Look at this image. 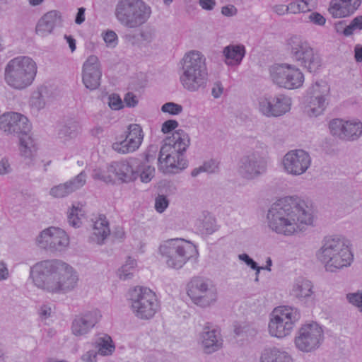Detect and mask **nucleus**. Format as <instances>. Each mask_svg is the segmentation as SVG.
<instances>
[{"mask_svg": "<svg viewBox=\"0 0 362 362\" xmlns=\"http://www.w3.org/2000/svg\"><path fill=\"white\" fill-rule=\"evenodd\" d=\"M318 260L326 271L336 272L351 264L353 255L349 247V241L339 235L327 236L317 252Z\"/></svg>", "mask_w": 362, "mask_h": 362, "instance_id": "nucleus-5", "label": "nucleus"}, {"mask_svg": "<svg viewBox=\"0 0 362 362\" xmlns=\"http://www.w3.org/2000/svg\"><path fill=\"white\" fill-rule=\"evenodd\" d=\"M346 299L353 305L362 307V292L349 293L346 294Z\"/></svg>", "mask_w": 362, "mask_h": 362, "instance_id": "nucleus-50", "label": "nucleus"}, {"mask_svg": "<svg viewBox=\"0 0 362 362\" xmlns=\"http://www.w3.org/2000/svg\"><path fill=\"white\" fill-rule=\"evenodd\" d=\"M79 216H82L81 209L73 206L72 209L68 212V222L70 226L74 228H78L81 226Z\"/></svg>", "mask_w": 362, "mask_h": 362, "instance_id": "nucleus-45", "label": "nucleus"}, {"mask_svg": "<svg viewBox=\"0 0 362 362\" xmlns=\"http://www.w3.org/2000/svg\"><path fill=\"white\" fill-rule=\"evenodd\" d=\"M199 343L205 354H212L222 347L221 334L209 323H206L199 335Z\"/></svg>", "mask_w": 362, "mask_h": 362, "instance_id": "nucleus-24", "label": "nucleus"}, {"mask_svg": "<svg viewBox=\"0 0 362 362\" xmlns=\"http://www.w3.org/2000/svg\"><path fill=\"white\" fill-rule=\"evenodd\" d=\"M223 53L227 64L238 65L245 54V48L242 45H230L223 49Z\"/></svg>", "mask_w": 362, "mask_h": 362, "instance_id": "nucleus-32", "label": "nucleus"}, {"mask_svg": "<svg viewBox=\"0 0 362 362\" xmlns=\"http://www.w3.org/2000/svg\"><path fill=\"white\" fill-rule=\"evenodd\" d=\"M0 129L6 134L20 136L30 133L31 124L23 115L16 112H6L0 115Z\"/></svg>", "mask_w": 362, "mask_h": 362, "instance_id": "nucleus-20", "label": "nucleus"}, {"mask_svg": "<svg viewBox=\"0 0 362 362\" xmlns=\"http://www.w3.org/2000/svg\"><path fill=\"white\" fill-rule=\"evenodd\" d=\"M269 71L274 83L284 88H298L304 82V75L300 70L289 64H276Z\"/></svg>", "mask_w": 362, "mask_h": 362, "instance_id": "nucleus-14", "label": "nucleus"}, {"mask_svg": "<svg viewBox=\"0 0 362 362\" xmlns=\"http://www.w3.org/2000/svg\"><path fill=\"white\" fill-rule=\"evenodd\" d=\"M274 12L278 15H284L286 13H289L288 4V5H276L272 8Z\"/></svg>", "mask_w": 362, "mask_h": 362, "instance_id": "nucleus-64", "label": "nucleus"}, {"mask_svg": "<svg viewBox=\"0 0 362 362\" xmlns=\"http://www.w3.org/2000/svg\"><path fill=\"white\" fill-rule=\"evenodd\" d=\"M197 226L202 234L210 235L217 230L216 220L211 216H204L203 218L198 219Z\"/></svg>", "mask_w": 362, "mask_h": 362, "instance_id": "nucleus-39", "label": "nucleus"}, {"mask_svg": "<svg viewBox=\"0 0 362 362\" xmlns=\"http://www.w3.org/2000/svg\"><path fill=\"white\" fill-rule=\"evenodd\" d=\"M124 102L126 105L129 107H135L138 103L136 95L131 92H129L125 95Z\"/></svg>", "mask_w": 362, "mask_h": 362, "instance_id": "nucleus-56", "label": "nucleus"}, {"mask_svg": "<svg viewBox=\"0 0 362 362\" xmlns=\"http://www.w3.org/2000/svg\"><path fill=\"white\" fill-rule=\"evenodd\" d=\"M100 317V312L97 310L88 311L76 315L73 320L71 325L73 334L77 337L86 334L98 322Z\"/></svg>", "mask_w": 362, "mask_h": 362, "instance_id": "nucleus-25", "label": "nucleus"}, {"mask_svg": "<svg viewBox=\"0 0 362 362\" xmlns=\"http://www.w3.org/2000/svg\"><path fill=\"white\" fill-rule=\"evenodd\" d=\"M110 233V230L105 216H100L99 218L93 224V232L90 237L92 241L101 245Z\"/></svg>", "mask_w": 362, "mask_h": 362, "instance_id": "nucleus-31", "label": "nucleus"}, {"mask_svg": "<svg viewBox=\"0 0 362 362\" xmlns=\"http://www.w3.org/2000/svg\"><path fill=\"white\" fill-rule=\"evenodd\" d=\"M344 21H339L336 24V30L338 33H342L345 36L351 35L356 30H362V16L355 17L349 25L344 27Z\"/></svg>", "mask_w": 362, "mask_h": 362, "instance_id": "nucleus-37", "label": "nucleus"}, {"mask_svg": "<svg viewBox=\"0 0 362 362\" xmlns=\"http://www.w3.org/2000/svg\"><path fill=\"white\" fill-rule=\"evenodd\" d=\"M324 339L322 327L316 322L303 325L298 331L294 343L300 351L309 353L317 349Z\"/></svg>", "mask_w": 362, "mask_h": 362, "instance_id": "nucleus-16", "label": "nucleus"}, {"mask_svg": "<svg viewBox=\"0 0 362 362\" xmlns=\"http://www.w3.org/2000/svg\"><path fill=\"white\" fill-rule=\"evenodd\" d=\"M221 13L225 16H233L237 13V8L233 5H227L221 8Z\"/></svg>", "mask_w": 362, "mask_h": 362, "instance_id": "nucleus-61", "label": "nucleus"}, {"mask_svg": "<svg viewBox=\"0 0 362 362\" xmlns=\"http://www.w3.org/2000/svg\"><path fill=\"white\" fill-rule=\"evenodd\" d=\"M11 171L8 159L4 158L0 160V175L9 173Z\"/></svg>", "mask_w": 362, "mask_h": 362, "instance_id": "nucleus-59", "label": "nucleus"}, {"mask_svg": "<svg viewBox=\"0 0 362 362\" xmlns=\"http://www.w3.org/2000/svg\"><path fill=\"white\" fill-rule=\"evenodd\" d=\"M37 245L50 252H61L69 244V238L66 232L55 227L43 230L36 238Z\"/></svg>", "mask_w": 362, "mask_h": 362, "instance_id": "nucleus-18", "label": "nucleus"}, {"mask_svg": "<svg viewBox=\"0 0 362 362\" xmlns=\"http://www.w3.org/2000/svg\"><path fill=\"white\" fill-rule=\"evenodd\" d=\"M61 13L56 10L50 11L46 13L38 21L35 32L38 35L42 37L47 36L53 31L55 26L61 23Z\"/></svg>", "mask_w": 362, "mask_h": 362, "instance_id": "nucleus-29", "label": "nucleus"}, {"mask_svg": "<svg viewBox=\"0 0 362 362\" xmlns=\"http://www.w3.org/2000/svg\"><path fill=\"white\" fill-rule=\"evenodd\" d=\"M112 172H108V165L105 169H95L92 173L94 180H99L106 183L113 182Z\"/></svg>", "mask_w": 362, "mask_h": 362, "instance_id": "nucleus-44", "label": "nucleus"}, {"mask_svg": "<svg viewBox=\"0 0 362 362\" xmlns=\"http://www.w3.org/2000/svg\"><path fill=\"white\" fill-rule=\"evenodd\" d=\"M102 71L98 58L95 55L88 57L83 65L82 81L88 89L93 90L100 84Z\"/></svg>", "mask_w": 362, "mask_h": 362, "instance_id": "nucleus-23", "label": "nucleus"}, {"mask_svg": "<svg viewBox=\"0 0 362 362\" xmlns=\"http://www.w3.org/2000/svg\"><path fill=\"white\" fill-rule=\"evenodd\" d=\"M234 332L237 337H253L257 330L250 324L243 322L234 325Z\"/></svg>", "mask_w": 362, "mask_h": 362, "instance_id": "nucleus-43", "label": "nucleus"}, {"mask_svg": "<svg viewBox=\"0 0 362 362\" xmlns=\"http://www.w3.org/2000/svg\"><path fill=\"white\" fill-rule=\"evenodd\" d=\"M189 144V136L184 130L175 131L159 151L158 168L166 174H175L186 168L187 160L184 153Z\"/></svg>", "mask_w": 362, "mask_h": 362, "instance_id": "nucleus-3", "label": "nucleus"}, {"mask_svg": "<svg viewBox=\"0 0 362 362\" xmlns=\"http://www.w3.org/2000/svg\"><path fill=\"white\" fill-rule=\"evenodd\" d=\"M346 121L342 119H334L330 121L329 127L332 135L341 139L344 138Z\"/></svg>", "mask_w": 362, "mask_h": 362, "instance_id": "nucleus-42", "label": "nucleus"}, {"mask_svg": "<svg viewBox=\"0 0 362 362\" xmlns=\"http://www.w3.org/2000/svg\"><path fill=\"white\" fill-rule=\"evenodd\" d=\"M37 74V65L27 56H19L11 59L4 70L6 84L16 90H23L30 86Z\"/></svg>", "mask_w": 362, "mask_h": 362, "instance_id": "nucleus-7", "label": "nucleus"}, {"mask_svg": "<svg viewBox=\"0 0 362 362\" xmlns=\"http://www.w3.org/2000/svg\"><path fill=\"white\" fill-rule=\"evenodd\" d=\"M291 99L284 95H266L259 98V110L267 117L284 115L291 110Z\"/></svg>", "mask_w": 362, "mask_h": 362, "instance_id": "nucleus-17", "label": "nucleus"}, {"mask_svg": "<svg viewBox=\"0 0 362 362\" xmlns=\"http://www.w3.org/2000/svg\"><path fill=\"white\" fill-rule=\"evenodd\" d=\"M135 265V260L129 257L126 263L118 270V276L119 279L122 280L131 279L133 275V271Z\"/></svg>", "mask_w": 362, "mask_h": 362, "instance_id": "nucleus-41", "label": "nucleus"}, {"mask_svg": "<svg viewBox=\"0 0 362 362\" xmlns=\"http://www.w3.org/2000/svg\"><path fill=\"white\" fill-rule=\"evenodd\" d=\"M97 352L94 350L88 351L84 354L81 358L86 362H96Z\"/></svg>", "mask_w": 362, "mask_h": 362, "instance_id": "nucleus-62", "label": "nucleus"}, {"mask_svg": "<svg viewBox=\"0 0 362 362\" xmlns=\"http://www.w3.org/2000/svg\"><path fill=\"white\" fill-rule=\"evenodd\" d=\"M291 295L301 303L311 302L315 298L313 284L308 279L298 278L293 284Z\"/></svg>", "mask_w": 362, "mask_h": 362, "instance_id": "nucleus-27", "label": "nucleus"}, {"mask_svg": "<svg viewBox=\"0 0 362 362\" xmlns=\"http://www.w3.org/2000/svg\"><path fill=\"white\" fill-rule=\"evenodd\" d=\"M169 205V200L165 195H158L155 200V209L157 212L163 213Z\"/></svg>", "mask_w": 362, "mask_h": 362, "instance_id": "nucleus-49", "label": "nucleus"}, {"mask_svg": "<svg viewBox=\"0 0 362 362\" xmlns=\"http://www.w3.org/2000/svg\"><path fill=\"white\" fill-rule=\"evenodd\" d=\"M151 6L144 0H118L115 8L117 21L129 29H136L151 17Z\"/></svg>", "mask_w": 362, "mask_h": 362, "instance_id": "nucleus-6", "label": "nucleus"}, {"mask_svg": "<svg viewBox=\"0 0 362 362\" xmlns=\"http://www.w3.org/2000/svg\"><path fill=\"white\" fill-rule=\"evenodd\" d=\"M141 39L147 42H152L156 38V30L154 28H146L140 33Z\"/></svg>", "mask_w": 362, "mask_h": 362, "instance_id": "nucleus-51", "label": "nucleus"}, {"mask_svg": "<svg viewBox=\"0 0 362 362\" xmlns=\"http://www.w3.org/2000/svg\"><path fill=\"white\" fill-rule=\"evenodd\" d=\"M261 362H293V359L286 351L273 347L262 351Z\"/></svg>", "mask_w": 362, "mask_h": 362, "instance_id": "nucleus-33", "label": "nucleus"}, {"mask_svg": "<svg viewBox=\"0 0 362 362\" xmlns=\"http://www.w3.org/2000/svg\"><path fill=\"white\" fill-rule=\"evenodd\" d=\"M108 172H112L122 182H130L140 177L142 182H149L154 176L155 168L142 163L138 158L115 161L108 165Z\"/></svg>", "mask_w": 362, "mask_h": 362, "instance_id": "nucleus-9", "label": "nucleus"}, {"mask_svg": "<svg viewBox=\"0 0 362 362\" xmlns=\"http://www.w3.org/2000/svg\"><path fill=\"white\" fill-rule=\"evenodd\" d=\"M18 136L21 155L31 158L37 151L34 139L29 133L21 134Z\"/></svg>", "mask_w": 362, "mask_h": 362, "instance_id": "nucleus-34", "label": "nucleus"}, {"mask_svg": "<svg viewBox=\"0 0 362 362\" xmlns=\"http://www.w3.org/2000/svg\"><path fill=\"white\" fill-rule=\"evenodd\" d=\"M362 135V122L358 119L346 121L343 139L355 141Z\"/></svg>", "mask_w": 362, "mask_h": 362, "instance_id": "nucleus-35", "label": "nucleus"}, {"mask_svg": "<svg viewBox=\"0 0 362 362\" xmlns=\"http://www.w3.org/2000/svg\"><path fill=\"white\" fill-rule=\"evenodd\" d=\"M98 353L103 356L111 354L115 350V346L109 336H105L98 339Z\"/></svg>", "mask_w": 362, "mask_h": 362, "instance_id": "nucleus-40", "label": "nucleus"}, {"mask_svg": "<svg viewBox=\"0 0 362 362\" xmlns=\"http://www.w3.org/2000/svg\"><path fill=\"white\" fill-rule=\"evenodd\" d=\"M178 126V122L174 119H168L162 124L161 131L165 133H170Z\"/></svg>", "mask_w": 362, "mask_h": 362, "instance_id": "nucleus-55", "label": "nucleus"}, {"mask_svg": "<svg viewBox=\"0 0 362 362\" xmlns=\"http://www.w3.org/2000/svg\"><path fill=\"white\" fill-rule=\"evenodd\" d=\"M79 124L78 122L69 119L63 124L58 132V136L64 140H69L75 138L79 132Z\"/></svg>", "mask_w": 362, "mask_h": 362, "instance_id": "nucleus-36", "label": "nucleus"}, {"mask_svg": "<svg viewBox=\"0 0 362 362\" xmlns=\"http://www.w3.org/2000/svg\"><path fill=\"white\" fill-rule=\"evenodd\" d=\"M180 82L189 92L204 89L208 82V69L204 55L196 50L187 52L180 61Z\"/></svg>", "mask_w": 362, "mask_h": 362, "instance_id": "nucleus-4", "label": "nucleus"}, {"mask_svg": "<svg viewBox=\"0 0 362 362\" xmlns=\"http://www.w3.org/2000/svg\"><path fill=\"white\" fill-rule=\"evenodd\" d=\"M187 295L194 304L203 308L209 306L217 299L215 286L201 277H194L188 283Z\"/></svg>", "mask_w": 362, "mask_h": 362, "instance_id": "nucleus-13", "label": "nucleus"}, {"mask_svg": "<svg viewBox=\"0 0 362 362\" xmlns=\"http://www.w3.org/2000/svg\"><path fill=\"white\" fill-rule=\"evenodd\" d=\"M300 317V313L296 308L281 306L274 308L269 323V334L277 338L290 334Z\"/></svg>", "mask_w": 362, "mask_h": 362, "instance_id": "nucleus-11", "label": "nucleus"}, {"mask_svg": "<svg viewBox=\"0 0 362 362\" xmlns=\"http://www.w3.org/2000/svg\"><path fill=\"white\" fill-rule=\"evenodd\" d=\"M309 21L317 25H324L326 22L325 18L318 12H313L308 16Z\"/></svg>", "mask_w": 362, "mask_h": 362, "instance_id": "nucleus-54", "label": "nucleus"}, {"mask_svg": "<svg viewBox=\"0 0 362 362\" xmlns=\"http://www.w3.org/2000/svg\"><path fill=\"white\" fill-rule=\"evenodd\" d=\"M51 90L46 86H41L32 93L30 104L33 108L40 110L51 101Z\"/></svg>", "mask_w": 362, "mask_h": 362, "instance_id": "nucleus-30", "label": "nucleus"}, {"mask_svg": "<svg viewBox=\"0 0 362 362\" xmlns=\"http://www.w3.org/2000/svg\"><path fill=\"white\" fill-rule=\"evenodd\" d=\"M288 45L293 59L310 72H315L320 67L321 59L319 54L300 37H291L288 41Z\"/></svg>", "mask_w": 362, "mask_h": 362, "instance_id": "nucleus-12", "label": "nucleus"}, {"mask_svg": "<svg viewBox=\"0 0 362 362\" xmlns=\"http://www.w3.org/2000/svg\"><path fill=\"white\" fill-rule=\"evenodd\" d=\"M267 169V158L264 154L258 150L245 154L238 162V173L243 178L247 180L259 177L266 173Z\"/></svg>", "mask_w": 362, "mask_h": 362, "instance_id": "nucleus-15", "label": "nucleus"}, {"mask_svg": "<svg viewBox=\"0 0 362 362\" xmlns=\"http://www.w3.org/2000/svg\"><path fill=\"white\" fill-rule=\"evenodd\" d=\"M202 166L203 172L214 173L216 172L218 168V163L215 160L211 159L204 162Z\"/></svg>", "mask_w": 362, "mask_h": 362, "instance_id": "nucleus-53", "label": "nucleus"}, {"mask_svg": "<svg viewBox=\"0 0 362 362\" xmlns=\"http://www.w3.org/2000/svg\"><path fill=\"white\" fill-rule=\"evenodd\" d=\"M144 139L143 130L139 124H131L128 126L125 138L120 141L114 142L112 148L121 154H127L136 151Z\"/></svg>", "mask_w": 362, "mask_h": 362, "instance_id": "nucleus-21", "label": "nucleus"}, {"mask_svg": "<svg viewBox=\"0 0 362 362\" xmlns=\"http://www.w3.org/2000/svg\"><path fill=\"white\" fill-rule=\"evenodd\" d=\"M30 278L38 288L56 294L73 291L78 281L77 272L68 264L58 259L44 260L30 269Z\"/></svg>", "mask_w": 362, "mask_h": 362, "instance_id": "nucleus-2", "label": "nucleus"}, {"mask_svg": "<svg viewBox=\"0 0 362 362\" xmlns=\"http://www.w3.org/2000/svg\"><path fill=\"white\" fill-rule=\"evenodd\" d=\"M109 106L111 109L117 110L123 107V103L119 95L112 94L109 96Z\"/></svg>", "mask_w": 362, "mask_h": 362, "instance_id": "nucleus-52", "label": "nucleus"}, {"mask_svg": "<svg viewBox=\"0 0 362 362\" xmlns=\"http://www.w3.org/2000/svg\"><path fill=\"white\" fill-rule=\"evenodd\" d=\"M267 226L275 233L293 236L313 223V216L304 200L296 196L285 197L272 204L267 214Z\"/></svg>", "mask_w": 362, "mask_h": 362, "instance_id": "nucleus-1", "label": "nucleus"}, {"mask_svg": "<svg viewBox=\"0 0 362 362\" xmlns=\"http://www.w3.org/2000/svg\"><path fill=\"white\" fill-rule=\"evenodd\" d=\"M131 310L141 320H149L159 308L158 301L154 292L150 288L136 286L129 291Z\"/></svg>", "mask_w": 362, "mask_h": 362, "instance_id": "nucleus-10", "label": "nucleus"}, {"mask_svg": "<svg viewBox=\"0 0 362 362\" xmlns=\"http://www.w3.org/2000/svg\"><path fill=\"white\" fill-rule=\"evenodd\" d=\"M361 4V0H332L328 10L334 18H345L352 15Z\"/></svg>", "mask_w": 362, "mask_h": 362, "instance_id": "nucleus-28", "label": "nucleus"}, {"mask_svg": "<svg viewBox=\"0 0 362 362\" xmlns=\"http://www.w3.org/2000/svg\"><path fill=\"white\" fill-rule=\"evenodd\" d=\"M158 151V146L157 145H150L144 153V160L140 159V160L146 165H150L149 163L156 159Z\"/></svg>", "mask_w": 362, "mask_h": 362, "instance_id": "nucleus-47", "label": "nucleus"}, {"mask_svg": "<svg viewBox=\"0 0 362 362\" xmlns=\"http://www.w3.org/2000/svg\"><path fill=\"white\" fill-rule=\"evenodd\" d=\"M311 165V157L302 149L291 150L287 152L282 159L283 169L288 175L293 176L305 173Z\"/></svg>", "mask_w": 362, "mask_h": 362, "instance_id": "nucleus-19", "label": "nucleus"}, {"mask_svg": "<svg viewBox=\"0 0 362 362\" xmlns=\"http://www.w3.org/2000/svg\"><path fill=\"white\" fill-rule=\"evenodd\" d=\"M329 93V86L325 81L316 82L310 90V100L308 110L310 116L317 117L325 110Z\"/></svg>", "mask_w": 362, "mask_h": 362, "instance_id": "nucleus-22", "label": "nucleus"}, {"mask_svg": "<svg viewBox=\"0 0 362 362\" xmlns=\"http://www.w3.org/2000/svg\"><path fill=\"white\" fill-rule=\"evenodd\" d=\"M223 91V87L221 82L216 81L214 83L211 89V95L214 98H218L221 97Z\"/></svg>", "mask_w": 362, "mask_h": 362, "instance_id": "nucleus-58", "label": "nucleus"}, {"mask_svg": "<svg viewBox=\"0 0 362 362\" xmlns=\"http://www.w3.org/2000/svg\"><path fill=\"white\" fill-rule=\"evenodd\" d=\"M239 259L244 262L252 269L256 271V274H259L260 270L263 267H259L255 261L253 260L247 254L243 253L238 255Z\"/></svg>", "mask_w": 362, "mask_h": 362, "instance_id": "nucleus-48", "label": "nucleus"}, {"mask_svg": "<svg viewBox=\"0 0 362 362\" xmlns=\"http://www.w3.org/2000/svg\"><path fill=\"white\" fill-rule=\"evenodd\" d=\"M199 4L204 10L211 11L216 6V0H199Z\"/></svg>", "mask_w": 362, "mask_h": 362, "instance_id": "nucleus-60", "label": "nucleus"}, {"mask_svg": "<svg viewBox=\"0 0 362 362\" xmlns=\"http://www.w3.org/2000/svg\"><path fill=\"white\" fill-rule=\"evenodd\" d=\"M313 8V0H291L288 4L289 13L293 14L310 11Z\"/></svg>", "mask_w": 362, "mask_h": 362, "instance_id": "nucleus-38", "label": "nucleus"}, {"mask_svg": "<svg viewBox=\"0 0 362 362\" xmlns=\"http://www.w3.org/2000/svg\"><path fill=\"white\" fill-rule=\"evenodd\" d=\"M85 11L86 9L83 7L78 8V12L76 16L75 23L78 25H81L85 21Z\"/></svg>", "mask_w": 362, "mask_h": 362, "instance_id": "nucleus-63", "label": "nucleus"}, {"mask_svg": "<svg viewBox=\"0 0 362 362\" xmlns=\"http://www.w3.org/2000/svg\"><path fill=\"white\" fill-rule=\"evenodd\" d=\"M183 110L181 105L173 103L168 102L163 104L161 107V111L164 113H168L171 115H178Z\"/></svg>", "mask_w": 362, "mask_h": 362, "instance_id": "nucleus-46", "label": "nucleus"}, {"mask_svg": "<svg viewBox=\"0 0 362 362\" xmlns=\"http://www.w3.org/2000/svg\"><path fill=\"white\" fill-rule=\"evenodd\" d=\"M158 250L167 266L175 269H181L190 258L197 254L195 245L182 238L169 239L163 242Z\"/></svg>", "mask_w": 362, "mask_h": 362, "instance_id": "nucleus-8", "label": "nucleus"}, {"mask_svg": "<svg viewBox=\"0 0 362 362\" xmlns=\"http://www.w3.org/2000/svg\"><path fill=\"white\" fill-rule=\"evenodd\" d=\"M103 39L107 44L110 45H115L116 44V40H117V35L114 31L109 30L105 33L103 36Z\"/></svg>", "mask_w": 362, "mask_h": 362, "instance_id": "nucleus-57", "label": "nucleus"}, {"mask_svg": "<svg viewBox=\"0 0 362 362\" xmlns=\"http://www.w3.org/2000/svg\"><path fill=\"white\" fill-rule=\"evenodd\" d=\"M86 182V174L81 172L73 179L52 187L49 190V195L54 198H63L67 197L74 192L82 187Z\"/></svg>", "mask_w": 362, "mask_h": 362, "instance_id": "nucleus-26", "label": "nucleus"}]
</instances>
